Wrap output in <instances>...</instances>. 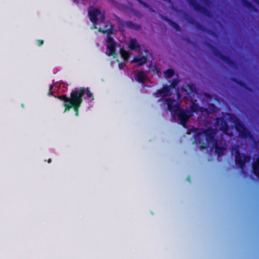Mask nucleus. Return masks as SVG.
Instances as JSON below:
<instances>
[{
    "label": "nucleus",
    "mask_w": 259,
    "mask_h": 259,
    "mask_svg": "<svg viewBox=\"0 0 259 259\" xmlns=\"http://www.w3.org/2000/svg\"><path fill=\"white\" fill-rule=\"evenodd\" d=\"M193 144L199 145L200 149H205L210 145L214 146L215 152L218 156L223 155L225 150L223 147L218 145L217 141L214 138V133L211 129L204 130L201 132L197 133L194 136Z\"/></svg>",
    "instance_id": "obj_1"
},
{
    "label": "nucleus",
    "mask_w": 259,
    "mask_h": 259,
    "mask_svg": "<svg viewBox=\"0 0 259 259\" xmlns=\"http://www.w3.org/2000/svg\"><path fill=\"white\" fill-rule=\"evenodd\" d=\"M56 98L63 101V106L65 107L64 113L67 112L72 108L74 111L75 115L78 116V111H77V107L79 101H80L78 94L74 92V90H72L70 93V97L64 94L59 96H54Z\"/></svg>",
    "instance_id": "obj_2"
},
{
    "label": "nucleus",
    "mask_w": 259,
    "mask_h": 259,
    "mask_svg": "<svg viewBox=\"0 0 259 259\" xmlns=\"http://www.w3.org/2000/svg\"><path fill=\"white\" fill-rule=\"evenodd\" d=\"M234 118L233 122L236 131L238 132L239 136L242 139L249 138L253 140L254 138L251 132L237 117L235 116Z\"/></svg>",
    "instance_id": "obj_3"
},
{
    "label": "nucleus",
    "mask_w": 259,
    "mask_h": 259,
    "mask_svg": "<svg viewBox=\"0 0 259 259\" xmlns=\"http://www.w3.org/2000/svg\"><path fill=\"white\" fill-rule=\"evenodd\" d=\"M251 159L250 156L241 153L238 148L235 149V163L241 170L245 168L246 163L249 162Z\"/></svg>",
    "instance_id": "obj_4"
},
{
    "label": "nucleus",
    "mask_w": 259,
    "mask_h": 259,
    "mask_svg": "<svg viewBox=\"0 0 259 259\" xmlns=\"http://www.w3.org/2000/svg\"><path fill=\"white\" fill-rule=\"evenodd\" d=\"M74 92L78 94V95L80 99V101H79V104L77 107V111L78 112L79 109L83 102L82 97L83 96L85 100H88L90 102H92L94 100V95L89 88L82 87L80 88H75L74 89Z\"/></svg>",
    "instance_id": "obj_5"
},
{
    "label": "nucleus",
    "mask_w": 259,
    "mask_h": 259,
    "mask_svg": "<svg viewBox=\"0 0 259 259\" xmlns=\"http://www.w3.org/2000/svg\"><path fill=\"white\" fill-rule=\"evenodd\" d=\"M208 47L215 57L220 58L228 65L231 67H234L236 65V63L234 61L231 59L229 57L223 54L220 50L218 49L214 46L208 44Z\"/></svg>",
    "instance_id": "obj_6"
},
{
    "label": "nucleus",
    "mask_w": 259,
    "mask_h": 259,
    "mask_svg": "<svg viewBox=\"0 0 259 259\" xmlns=\"http://www.w3.org/2000/svg\"><path fill=\"white\" fill-rule=\"evenodd\" d=\"M175 115H177L178 116L180 124L184 127H186L187 122L190 117L192 116L191 112L190 110L188 109L181 110V109Z\"/></svg>",
    "instance_id": "obj_7"
},
{
    "label": "nucleus",
    "mask_w": 259,
    "mask_h": 259,
    "mask_svg": "<svg viewBox=\"0 0 259 259\" xmlns=\"http://www.w3.org/2000/svg\"><path fill=\"white\" fill-rule=\"evenodd\" d=\"M168 110L171 114H175L178 112L180 108V104L174 99L169 98L165 99Z\"/></svg>",
    "instance_id": "obj_8"
},
{
    "label": "nucleus",
    "mask_w": 259,
    "mask_h": 259,
    "mask_svg": "<svg viewBox=\"0 0 259 259\" xmlns=\"http://www.w3.org/2000/svg\"><path fill=\"white\" fill-rule=\"evenodd\" d=\"M115 47L116 42L113 37L110 36H108L107 39V49L109 52L108 53L106 52V54L108 56L115 55Z\"/></svg>",
    "instance_id": "obj_9"
},
{
    "label": "nucleus",
    "mask_w": 259,
    "mask_h": 259,
    "mask_svg": "<svg viewBox=\"0 0 259 259\" xmlns=\"http://www.w3.org/2000/svg\"><path fill=\"white\" fill-rule=\"evenodd\" d=\"M188 2L196 11L205 15H207L209 13L205 7L201 6L196 0H188Z\"/></svg>",
    "instance_id": "obj_10"
},
{
    "label": "nucleus",
    "mask_w": 259,
    "mask_h": 259,
    "mask_svg": "<svg viewBox=\"0 0 259 259\" xmlns=\"http://www.w3.org/2000/svg\"><path fill=\"white\" fill-rule=\"evenodd\" d=\"M101 14V11L98 8H94L92 10L89 11L88 15L90 20L94 24V28H96V24L98 21V16Z\"/></svg>",
    "instance_id": "obj_11"
},
{
    "label": "nucleus",
    "mask_w": 259,
    "mask_h": 259,
    "mask_svg": "<svg viewBox=\"0 0 259 259\" xmlns=\"http://www.w3.org/2000/svg\"><path fill=\"white\" fill-rule=\"evenodd\" d=\"M217 124L220 125V130L223 133L226 135L228 134L229 125H228L226 120L223 117H218L216 119L215 122Z\"/></svg>",
    "instance_id": "obj_12"
},
{
    "label": "nucleus",
    "mask_w": 259,
    "mask_h": 259,
    "mask_svg": "<svg viewBox=\"0 0 259 259\" xmlns=\"http://www.w3.org/2000/svg\"><path fill=\"white\" fill-rule=\"evenodd\" d=\"M105 26L104 28L103 29L102 28H99L98 30L100 32H102L104 34H107L108 36L109 35L112 34L114 33V25L112 24L108 21H107L104 23Z\"/></svg>",
    "instance_id": "obj_13"
},
{
    "label": "nucleus",
    "mask_w": 259,
    "mask_h": 259,
    "mask_svg": "<svg viewBox=\"0 0 259 259\" xmlns=\"http://www.w3.org/2000/svg\"><path fill=\"white\" fill-rule=\"evenodd\" d=\"M147 62V58L145 56H136L133 60L131 61L132 63H137L138 66H142Z\"/></svg>",
    "instance_id": "obj_14"
},
{
    "label": "nucleus",
    "mask_w": 259,
    "mask_h": 259,
    "mask_svg": "<svg viewBox=\"0 0 259 259\" xmlns=\"http://www.w3.org/2000/svg\"><path fill=\"white\" fill-rule=\"evenodd\" d=\"M170 89V87L169 86H163L161 89L157 91L156 94L161 95L162 97L170 96L171 95Z\"/></svg>",
    "instance_id": "obj_15"
},
{
    "label": "nucleus",
    "mask_w": 259,
    "mask_h": 259,
    "mask_svg": "<svg viewBox=\"0 0 259 259\" xmlns=\"http://www.w3.org/2000/svg\"><path fill=\"white\" fill-rule=\"evenodd\" d=\"M231 81H232L233 82L235 83L236 84L239 85L243 89L248 91H251V88H249L247 84L243 82L242 80H239L238 79L235 78V77H231Z\"/></svg>",
    "instance_id": "obj_16"
},
{
    "label": "nucleus",
    "mask_w": 259,
    "mask_h": 259,
    "mask_svg": "<svg viewBox=\"0 0 259 259\" xmlns=\"http://www.w3.org/2000/svg\"><path fill=\"white\" fill-rule=\"evenodd\" d=\"M252 168L254 175L259 178V156L252 162Z\"/></svg>",
    "instance_id": "obj_17"
},
{
    "label": "nucleus",
    "mask_w": 259,
    "mask_h": 259,
    "mask_svg": "<svg viewBox=\"0 0 259 259\" xmlns=\"http://www.w3.org/2000/svg\"><path fill=\"white\" fill-rule=\"evenodd\" d=\"M162 19L166 21L171 27L178 31H181V28L179 25L176 22H174L170 19L166 17H162Z\"/></svg>",
    "instance_id": "obj_18"
},
{
    "label": "nucleus",
    "mask_w": 259,
    "mask_h": 259,
    "mask_svg": "<svg viewBox=\"0 0 259 259\" xmlns=\"http://www.w3.org/2000/svg\"><path fill=\"white\" fill-rule=\"evenodd\" d=\"M124 23L126 27L128 29H134L135 30H139L141 29L140 25L134 23L132 21H126Z\"/></svg>",
    "instance_id": "obj_19"
},
{
    "label": "nucleus",
    "mask_w": 259,
    "mask_h": 259,
    "mask_svg": "<svg viewBox=\"0 0 259 259\" xmlns=\"http://www.w3.org/2000/svg\"><path fill=\"white\" fill-rule=\"evenodd\" d=\"M128 48L131 50H135L140 48V46L135 38H131L130 40Z\"/></svg>",
    "instance_id": "obj_20"
},
{
    "label": "nucleus",
    "mask_w": 259,
    "mask_h": 259,
    "mask_svg": "<svg viewBox=\"0 0 259 259\" xmlns=\"http://www.w3.org/2000/svg\"><path fill=\"white\" fill-rule=\"evenodd\" d=\"M195 26L196 27V28L203 32H206L210 34H213L214 33V32L212 30L205 28L204 26H203L202 25L198 22H197Z\"/></svg>",
    "instance_id": "obj_21"
},
{
    "label": "nucleus",
    "mask_w": 259,
    "mask_h": 259,
    "mask_svg": "<svg viewBox=\"0 0 259 259\" xmlns=\"http://www.w3.org/2000/svg\"><path fill=\"white\" fill-rule=\"evenodd\" d=\"M146 79L145 73L143 71H140L136 75V80L140 83H143Z\"/></svg>",
    "instance_id": "obj_22"
},
{
    "label": "nucleus",
    "mask_w": 259,
    "mask_h": 259,
    "mask_svg": "<svg viewBox=\"0 0 259 259\" xmlns=\"http://www.w3.org/2000/svg\"><path fill=\"white\" fill-rule=\"evenodd\" d=\"M120 53L122 58H123L125 62H127L130 56V52L124 50V49H121L120 50Z\"/></svg>",
    "instance_id": "obj_23"
},
{
    "label": "nucleus",
    "mask_w": 259,
    "mask_h": 259,
    "mask_svg": "<svg viewBox=\"0 0 259 259\" xmlns=\"http://www.w3.org/2000/svg\"><path fill=\"white\" fill-rule=\"evenodd\" d=\"M174 73L175 71L172 69H168L164 71L165 76L167 78L171 77L174 75Z\"/></svg>",
    "instance_id": "obj_24"
},
{
    "label": "nucleus",
    "mask_w": 259,
    "mask_h": 259,
    "mask_svg": "<svg viewBox=\"0 0 259 259\" xmlns=\"http://www.w3.org/2000/svg\"><path fill=\"white\" fill-rule=\"evenodd\" d=\"M190 111L193 112H197L200 109V107L197 104L193 103L190 106Z\"/></svg>",
    "instance_id": "obj_25"
},
{
    "label": "nucleus",
    "mask_w": 259,
    "mask_h": 259,
    "mask_svg": "<svg viewBox=\"0 0 259 259\" xmlns=\"http://www.w3.org/2000/svg\"><path fill=\"white\" fill-rule=\"evenodd\" d=\"M178 83L179 80L177 79H173L169 87H170V89H174L178 85Z\"/></svg>",
    "instance_id": "obj_26"
},
{
    "label": "nucleus",
    "mask_w": 259,
    "mask_h": 259,
    "mask_svg": "<svg viewBox=\"0 0 259 259\" xmlns=\"http://www.w3.org/2000/svg\"><path fill=\"white\" fill-rule=\"evenodd\" d=\"M187 21L190 24L194 25H195L197 23V22L192 17H189Z\"/></svg>",
    "instance_id": "obj_27"
},
{
    "label": "nucleus",
    "mask_w": 259,
    "mask_h": 259,
    "mask_svg": "<svg viewBox=\"0 0 259 259\" xmlns=\"http://www.w3.org/2000/svg\"><path fill=\"white\" fill-rule=\"evenodd\" d=\"M101 16L100 17V19H98V21L101 23H105V15L104 14H102L100 15Z\"/></svg>",
    "instance_id": "obj_28"
},
{
    "label": "nucleus",
    "mask_w": 259,
    "mask_h": 259,
    "mask_svg": "<svg viewBox=\"0 0 259 259\" xmlns=\"http://www.w3.org/2000/svg\"><path fill=\"white\" fill-rule=\"evenodd\" d=\"M138 1L140 4L142 5L144 7L148 8L149 6L145 2L142 1V0H136Z\"/></svg>",
    "instance_id": "obj_29"
},
{
    "label": "nucleus",
    "mask_w": 259,
    "mask_h": 259,
    "mask_svg": "<svg viewBox=\"0 0 259 259\" xmlns=\"http://www.w3.org/2000/svg\"><path fill=\"white\" fill-rule=\"evenodd\" d=\"M44 44V40L42 39L37 40V45L38 47L41 46Z\"/></svg>",
    "instance_id": "obj_30"
},
{
    "label": "nucleus",
    "mask_w": 259,
    "mask_h": 259,
    "mask_svg": "<svg viewBox=\"0 0 259 259\" xmlns=\"http://www.w3.org/2000/svg\"><path fill=\"white\" fill-rule=\"evenodd\" d=\"M125 66V63H120L118 64V67L120 69H122Z\"/></svg>",
    "instance_id": "obj_31"
},
{
    "label": "nucleus",
    "mask_w": 259,
    "mask_h": 259,
    "mask_svg": "<svg viewBox=\"0 0 259 259\" xmlns=\"http://www.w3.org/2000/svg\"><path fill=\"white\" fill-rule=\"evenodd\" d=\"M53 94H54V93H53V92L52 91H50V90H49V93H48V95H49V96H53Z\"/></svg>",
    "instance_id": "obj_32"
},
{
    "label": "nucleus",
    "mask_w": 259,
    "mask_h": 259,
    "mask_svg": "<svg viewBox=\"0 0 259 259\" xmlns=\"http://www.w3.org/2000/svg\"><path fill=\"white\" fill-rule=\"evenodd\" d=\"M53 87H54V85L53 84H51L49 87V90L50 91H52L53 89Z\"/></svg>",
    "instance_id": "obj_33"
},
{
    "label": "nucleus",
    "mask_w": 259,
    "mask_h": 259,
    "mask_svg": "<svg viewBox=\"0 0 259 259\" xmlns=\"http://www.w3.org/2000/svg\"><path fill=\"white\" fill-rule=\"evenodd\" d=\"M254 2L259 6V0H254Z\"/></svg>",
    "instance_id": "obj_34"
},
{
    "label": "nucleus",
    "mask_w": 259,
    "mask_h": 259,
    "mask_svg": "<svg viewBox=\"0 0 259 259\" xmlns=\"http://www.w3.org/2000/svg\"><path fill=\"white\" fill-rule=\"evenodd\" d=\"M72 1L75 3H78L79 2V0H72Z\"/></svg>",
    "instance_id": "obj_35"
},
{
    "label": "nucleus",
    "mask_w": 259,
    "mask_h": 259,
    "mask_svg": "<svg viewBox=\"0 0 259 259\" xmlns=\"http://www.w3.org/2000/svg\"><path fill=\"white\" fill-rule=\"evenodd\" d=\"M192 87H193V84L190 85V89L191 90H192Z\"/></svg>",
    "instance_id": "obj_36"
},
{
    "label": "nucleus",
    "mask_w": 259,
    "mask_h": 259,
    "mask_svg": "<svg viewBox=\"0 0 259 259\" xmlns=\"http://www.w3.org/2000/svg\"><path fill=\"white\" fill-rule=\"evenodd\" d=\"M51 161H52V160H51V159H49L48 160V162L49 163H51Z\"/></svg>",
    "instance_id": "obj_37"
},
{
    "label": "nucleus",
    "mask_w": 259,
    "mask_h": 259,
    "mask_svg": "<svg viewBox=\"0 0 259 259\" xmlns=\"http://www.w3.org/2000/svg\"><path fill=\"white\" fill-rule=\"evenodd\" d=\"M187 180L190 182V178L189 177L187 178Z\"/></svg>",
    "instance_id": "obj_38"
}]
</instances>
